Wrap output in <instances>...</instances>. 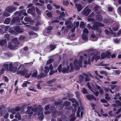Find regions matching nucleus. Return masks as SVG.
<instances>
[{
	"label": "nucleus",
	"mask_w": 121,
	"mask_h": 121,
	"mask_svg": "<svg viewBox=\"0 0 121 121\" xmlns=\"http://www.w3.org/2000/svg\"><path fill=\"white\" fill-rule=\"evenodd\" d=\"M90 58L91 57L89 55L87 56L85 54H84V55L82 56H80L79 59L78 60L75 59L74 60L73 65L72 63H70L69 64L70 66H68L67 68H63L62 71V72L68 73L69 70L70 72L73 71L74 69L73 66L75 69L77 70H79L80 67H82V60H83L84 64L83 65V67L85 68H86L88 64L91 65Z\"/></svg>",
	"instance_id": "1"
},
{
	"label": "nucleus",
	"mask_w": 121,
	"mask_h": 121,
	"mask_svg": "<svg viewBox=\"0 0 121 121\" xmlns=\"http://www.w3.org/2000/svg\"><path fill=\"white\" fill-rule=\"evenodd\" d=\"M90 83L88 82L87 83V85L88 87L94 93L95 95L96 96H98L99 92L97 91L98 90L100 93L102 94L103 92V90L101 89V87L97 84H95V86L92 85L93 88H92L90 85Z\"/></svg>",
	"instance_id": "2"
},
{
	"label": "nucleus",
	"mask_w": 121,
	"mask_h": 121,
	"mask_svg": "<svg viewBox=\"0 0 121 121\" xmlns=\"http://www.w3.org/2000/svg\"><path fill=\"white\" fill-rule=\"evenodd\" d=\"M118 100L116 101L115 103L113 105L115 107L114 108V110H117V111L116 112V113L117 114L121 112V103L120 102L118 101Z\"/></svg>",
	"instance_id": "3"
},
{
	"label": "nucleus",
	"mask_w": 121,
	"mask_h": 121,
	"mask_svg": "<svg viewBox=\"0 0 121 121\" xmlns=\"http://www.w3.org/2000/svg\"><path fill=\"white\" fill-rule=\"evenodd\" d=\"M100 26L103 27L104 26V25L100 22H96L94 24V26H93L94 30H96L97 32L99 33H101L102 31L99 29L98 28V27Z\"/></svg>",
	"instance_id": "4"
},
{
	"label": "nucleus",
	"mask_w": 121,
	"mask_h": 121,
	"mask_svg": "<svg viewBox=\"0 0 121 121\" xmlns=\"http://www.w3.org/2000/svg\"><path fill=\"white\" fill-rule=\"evenodd\" d=\"M43 110V108H39L37 111V112H38V115L39 116V118L40 120H42L44 118Z\"/></svg>",
	"instance_id": "5"
},
{
	"label": "nucleus",
	"mask_w": 121,
	"mask_h": 121,
	"mask_svg": "<svg viewBox=\"0 0 121 121\" xmlns=\"http://www.w3.org/2000/svg\"><path fill=\"white\" fill-rule=\"evenodd\" d=\"M84 80L86 82L90 81L93 78L92 75L90 73H85L83 75Z\"/></svg>",
	"instance_id": "6"
},
{
	"label": "nucleus",
	"mask_w": 121,
	"mask_h": 121,
	"mask_svg": "<svg viewBox=\"0 0 121 121\" xmlns=\"http://www.w3.org/2000/svg\"><path fill=\"white\" fill-rule=\"evenodd\" d=\"M38 108H32V107L30 106L28 107V109L26 111V113L28 114H30L32 115L33 113V111L34 112L37 111Z\"/></svg>",
	"instance_id": "7"
},
{
	"label": "nucleus",
	"mask_w": 121,
	"mask_h": 121,
	"mask_svg": "<svg viewBox=\"0 0 121 121\" xmlns=\"http://www.w3.org/2000/svg\"><path fill=\"white\" fill-rule=\"evenodd\" d=\"M55 107L53 106L52 107L49 108V110H50L52 111V117L55 118H56L57 117L55 113L57 112L55 110Z\"/></svg>",
	"instance_id": "8"
},
{
	"label": "nucleus",
	"mask_w": 121,
	"mask_h": 121,
	"mask_svg": "<svg viewBox=\"0 0 121 121\" xmlns=\"http://www.w3.org/2000/svg\"><path fill=\"white\" fill-rule=\"evenodd\" d=\"M16 8L13 6H10L8 7L6 9V10L7 12L11 13L13 12V11H15Z\"/></svg>",
	"instance_id": "9"
},
{
	"label": "nucleus",
	"mask_w": 121,
	"mask_h": 121,
	"mask_svg": "<svg viewBox=\"0 0 121 121\" xmlns=\"http://www.w3.org/2000/svg\"><path fill=\"white\" fill-rule=\"evenodd\" d=\"M9 68L10 71H12L13 72H15L17 69V67H13V65L12 63L9 64Z\"/></svg>",
	"instance_id": "10"
},
{
	"label": "nucleus",
	"mask_w": 121,
	"mask_h": 121,
	"mask_svg": "<svg viewBox=\"0 0 121 121\" xmlns=\"http://www.w3.org/2000/svg\"><path fill=\"white\" fill-rule=\"evenodd\" d=\"M12 43H13L15 47H17L19 45L18 39L16 38H14L13 39Z\"/></svg>",
	"instance_id": "11"
},
{
	"label": "nucleus",
	"mask_w": 121,
	"mask_h": 121,
	"mask_svg": "<svg viewBox=\"0 0 121 121\" xmlns=\"http://www.w3.org/2000/svg\"><path fill=\"white\" fill-rule=\"evenodd\" d=\"M35 7L34 6H32L31 8L28 9L27 12L28 13H30L33 14L35 12Z\"/></svg>",
	"instance_id": "12"
},
{
	"label": "nucleus",
	"mask_w": 121,
	"mask_h": 121,
	"mask_svg": "<svg viewBox=\"0 0 121 121\" xmlns=\"http://www.w3.org/2000/svg\"><path fill=\"white\" fill-rule=\"evenodd\" d=\"M26 69L24 68H22L21 70H19L17 72V74H20L21 75H24L26 73Z\"/></svg>",
	"instance_id": "13"
},
{
	"label": "nucleus",
	"mask_w": 121,
	"mask_h": 121,
	"mask_svg": "<svg viewBox=\"0 0 121 121\" xmlns=\"http://www.w3.org/2000/svg\"><path fill=\"white\" fill-rule=\"evenodd\" d=\"M55 104L56 105V108L60 110L63 108L64 107V106L62 105L59 102H58L56 103Z\"/></svg>",
	"instance_id": "14"
},
{
	"label": "nucleus",
	"mask_w": 121,
	"mask_h": 121,
	"mask_svg": "<svg viewBox=\"0 0 121 121\" xmlns=\"http://www.w3.org/2000/svg\"><path fill=\"white\" fill-rule=\"evenodd\" d=\"M19 17H13L11 21V23L13 24L15 23L18 22L19 21Z\"/></svg>",
	"instance_id": "15"
},
{
	"label": "nucleus",
	"mask_w": 121,
	"mask_h": 121,
	"mask_svg": "<svg viewBox=\"0 0 121 121\" xmlns=\"http://www.w3.org/2000/svg\"><path fill=\"white\" fill-rule=\"evenodd\" d=\"M86 97L89 100L92 99H94L95 100L96 99V98L93 95H87L86 96Z\"/></svg>",
	"instance_id": "16"
},
{
	"label": "nucleus",
	"mask_w": 121,
	"mask_h": 121,
	"mask_svg": "<svg viewBox=\"0 0 121 121\" xmlns=\"http://www.w3.org/2000/svg\"><path fill=\"white\" fill-rule=\"evenodd\" d=\"M24 20L25 22L29 23L32 22L33 21L30 17H26L24 18Z\"/></svg>",
	"instance_id": "17"
},
{
	"label": "nucleus",
	"mask_w": 121,
	"mask_h": 121,
	"mask_svg": "<svg viewBox=\"0 0 121 121\" xmlns=\"http://www.w3.org/2000/svg\"><path fill=\"white\" fill-rule=\"evenodd\" d=\"M88 35L83 34L82 36V39L85 41L88 40Z\"/></svg>",
	"instance_id": "18"
},
{
	"label": "nucleus",
	"mask_w": 121,
	"mask_h": 121,
	"mask_svg": "<svg viewBox=\"0 0 121 121\" xmlns=\"http://www.w3.org/2000/svg\"><path fill=\"white\" fill-rule=\"evenodd\" d=\"M20 108L19 107H17L15 109H12L11 110V112L13 114H15L16 112L20 110Z\"/></svg>",
	"instance_id": "19"
},
{
	"label": "nucleus",
	"mask_w": 121,
	"mask_h": 121,
	"mask_svg": "<svg viewBox=\"0 0 121 121\" xmlns=\"http://www.w3.org/2000/svg\"><path fill=\"white\" fill-rule=\"evenodd\" d=\"M90 13V10L89 9H85L83 12V13L84 15L86 16H88Z\"/></svg>",
	"instance_id": "20"
},
{
	"label": "nucleus",
	"mask_w": 121,
	"mask_h": 121,
	"mask_svg": "<svg viewBox=\"0 0 121 121\" xmlns=\"http://www.w3.org/2000/svg\"><path fill=\"white\" fill-rule=\"evenodd\" d=\"M120 96V94H116L115 97L114 98V99L115 100H118V101L120 102L121 100V97H119Z\"/></svg>",
	"instance_id": "21"
},
{
	"label": "nucleus",
	"mask_w": 121,
	"mask_h": 121,
	"mask_svg": "<svg viewBox=\"0 0 121 121\" xmlns=\"http://www.w3.org/2000/svg\"><path fill=\"white\" fill-rule=\"evenodd\" d=\"M76 7L77 8L78 11H80L82 9V6L81 5L76 4H75Z\"/></svg>",
	"instance_id": "22"
},
{
	"label": "nucleus",
	"mask_w": 121,
	"mask_h": 121,
	"mask_svg": "<svg viewBox=\"0 0 121 121\" xmlns=\"http://www.w3.org/2000/svg\"><path fill=\"white\" fill-rule=\"evenodd\" d=\"M91 37L92 38V40L93 41H96L98 39L97 37L93 34H92L91 35Z\"/></svg>",
	"instance_id": "23"
},
{
	"label": "nucleus",
	"mask_w": 121,
	"mask_h": 121,
	"mask_svg": "<svg viewBox=\"0 0 121 121\" xmlns=\"http://www.w3.org/2000/svg\"><path fill=\"white\" fill-rule=\"evenodd\" d=\"M11 21V19L9 18H6L4 22V24H9Z\"/></svg>",
	"instance_id": "24"
},
{
	"label": "nucleus",
	"mask_w": 121,
	"mask_h": 121,
	"mask_svg": "<svg viewBox=\"0 0 121 121\" xmlns=\"http://www.w3.org/2000/svg\"><path fill=\"white\" fill-rule=\"evenodd\" d=\"M14 30L17 32H21L22 31L20 29L19 26H18L15 27L14 29Z\"/></svg>",
	"instance_id": "25"
},
{
	"label": "nucleus",
	"mask_w": 121,
	"mask_h": 121,
	"mask_svg": "<svg viewBox=\"0 0 121 121\" xmlns=\"http://www.w3.org/2000/svg\"><path fill=\"white\" fill-rule=\"evenodd\" d=\"M75 114L73 113L70 116V117L71 118L70 119V121H74L75 119V117H74Z\"/></svg>",
	"instance_id": "26"
},
{
	"label": "nucleus",
	"mask_w": 121,
	"mask_h": 121,
	"mask_svg": "<svg viewBox=\"0 0 121 121\" xmlns=\"http://www.w3.org/2000/svg\"><path fill=\"white\" fill-rule=\"evenodd\" d=\"M72 17L68 19L65 22V24L66 25H67L70 23V24H71V26H72L71 27L73 26V24L70 23L71 22L70 21L72 20Z\"/></svg>",
	"instance_id": "27"
},
{
	"label": "nucleus",
	"mask_w": 121,
	"mask_h": 121,
	"mask_svg": "<svg viewBox=\"0 0 121 121\" xmlns=\"http://www.w3.org/2000/svg\"><path fill=\"white\" fill-rule=\"evenodd\" d=\"M56 80V79L55 78L53 79L48 81L47 83L48 84H50L54 82Z\"/></svg>",
	"instance_id": "28"
},
{
	"label": "nucleus",
	"mask_w": 121,
	"mask_h": 121,
	"mask_svg": "<svg viewBox=\"0 0 121 121\" xmlns=\"http://www.w3.org/2000/svg\"><path fill=\"white\" fill-rule=\"evenodd\" d=\"M29 34L30 36H34L35 37H36L37 36V34L36 33L32 31L30 32L29 33Z\"/></svg>",
	"instance_id": "29"
},
{
	"label": "nucleus",
	"mask_w": 121,
	"mask_h": 121,
	"mask_svg": "<svg viewBox=\"0 0 121 121\" xmlns=\"http://www.w3.org/2000/svg\"><path fill=\"white\" fill-rule=\"evenodd\" d=\"M14 117L16 118H17L19 120L21 119V115L18 112H17V114L15 115Z\"/></svg>",
	"instance_id": "30"
},
{
	"label": "nucleus",
	"mask_w": 121,
	"mask_h": 121,
	"mask_svg": "<svg viewBox=\"0 0 121 121\" xmlns=\"http://www.w3.org/2000/svg\"><path fill=\"white\" fill-rule=\"evenodd\" d=\"M30 83V82L27 81H25L24 82V83L22 85V86L23 87L26 86L27 85V84H29Z\"/></svg>",
	"instance_id": "31"
},
{
	"label": "nucleus",
	"mask_w": 121,
	"mask_h": 121,
	"mask_svg": "<svg viewBox=\"0 0 121 121\" xmlns=\"http://www.w3.org/2000/svg\"><path fill=\"white\" fill-rule=\"evenodd\" d=\"M82 92L83 94H87L88 93V92L87 90L85 88H83L82 90Z\"/></svg>",
	"instance_id": "32"
},
{
	"label": "nucleus",
	"mask_w": 121,
	"mask_h": 121,
	"mask_svg": "<svg viewBox=\"0 0 121 121\" xmlns=\"http://www.w3.org/2000/svg\"><path fill=\"white\" fill-rule=\"evenodd\" d=\"M45 69L44 70V71L45 73H48L49 70V68L48 66H46L44 68Z\"/></svg>",
	"instance_id": "33"
},
{
	"label": "nucleus",
	"mask_w": 121,
	"mask_h": 121,
	"mask_svg": "<svg viewBox=\"0 0 121 121\" xmlns=\"http://www.w3.org/2000/svg\"><path fill=\"white\" fill-rule=\"evenodd\" d=\"M83 34L88 35L89 31L88 29L86 28H84L83 30Z\"/></svg>",
	"instance_id": "34"
},
{
	"label": "nucleus",
	"mask_w": 121,
	"mask_h": 121,
	"mask_svg": "<svg viewBox=\"0 0 121 121\" xmlns=\"http://www.w3.org/2000/svg\"><path fill=\"white\" fill-rule=\"evenodd\" d=\"M8 47L9 48L11 49H15L14 46L12 45L11 43H9V45Z\"/></svg>",
	"instance_id": "35"
},
{
	"label": "nucleus",
	"mask_w": 121,
	"mask_h": 121,
	"mask_svg": "<svg viewBox=\"0 0 121 121\" xmlns=\"http://www.w3.org/2000/svg\"><path fill=\"white\" fill-rule=\"evenodd\" d=\"M119 28V26L118 25H117L115 27H113V30L114 31H116L118 30Z\"/></svg>",
	"instance_id": "36"
},
{
	"label": "nucleus",
	"mask_w": 121,
	"mask_h": 121,
	"mask_svg": "<svg viewBox=\"0 0 121 121\" xmlns=\"http://www.w3.org/2000/svg\"><path fill=\"white\" fill-rule=\"evenodd\" d=\"M6 43V39L2 40L0 41V44L1 45L4 44Z\"/></svg>",
	"instance_id": "37"
},
{
	"label": "nucleus",
	"mask_w": 121,
	"mask_h": 121,
	"mask_svg": "<svg viewBox=\"0 0 121 121\" xmlns=\"http://www.w3.org/2000/svg\"><path fill=\"white\" fill-rule=\"evenodd\" d=\"M56 45H54L53 44H51L50 45L49 47L51 49V50H54L56 48Z\"/></svg>",
	"instance_id": "38"
},
{
	"label": "nucleus",
	"mask_w": 121,
	"mask_h": 121,
	"mask_svg": "<svg viewBox=\"0 0 121 121\" xmlns=\"http://www.w3.org/2000/svg\"><path fill=\"white\" fill-rule=\"evenodd\" d=\"M53 60V59H49L48 60L46 63V65H48L49 64H50L51 63Z\"/></svg>",
	"instance_id": "39"
},
{
	"label": "nucleus",
	"mask_w": 121,
	"mask_h": 121,
	"mask_svg": "<svg viewBox=\"0 0 121 121\" xmlns=\"http://www.w3.org/2000/svg\"><path fill=\"white\" fill-rule=\"evenodd\" d=\"M4 68L5 70H8L9 65L6 64H4Z\"/></svg>",
	"instance_id": "40"
},
{
	"label": "nucleus",
	"mask_w": 121,
	"mask_h": 121,
	"mask_svg": "<svg viewBox=\"0 0 121 121\" xmlns=\"http://www.w3.org/2000/svg\"><path fill=\"white\" fill-rule=\"evenodd\" d=\"M36 10L37 13L38 15H40L41 14V12L37 7H36Z\"/></svg>",
	"instance_id": "41"
},
{
	"label": "nucleus",
	"mask_w": 121,
	"mask_h": 121,
	"mask_svg": "<svg viewBox=\"0 0 121 121\" xmlns=\"http://www.w3.org/2000/svg\"><path fill=\"white\" fill-rule=\"evenodd\" d=\"M101 56V58L103 59L107 56V55L106 54L103 53H102Z\"/></svg>",
	"instance_id": "42"
},
{
	"label": "nucleus",
	"mask_w": 121,
	"mask_h": 121,
	"mask_svg": "<svg viewBox=\"0 0 121 121\" xmlns=\"http://www.w3.org/2000/svg\"><path fill=\"white\" fill-rule=\"evenodd\" d=\"M80 26L81 28H83L85 27V24L82 22H81L80 23Z\"/></svg>",
	"instance_id": "43"
},
{
	"label": "nucleus",
	"mask_w": 121,
	"mask_h": 121,
	"mask_svg": "<svg viewBox=\"0 0 121 121\" xmlns=\"http://www.w3.org/2000/svg\"><path fill=\"white\" fill-rule=\"evenodd\" d=\"M29 90L32 91H34L35 92H36V90H35L34 89V87L32 86H30L29 87Z\"/></svg>",
	"instance_id": "44"
},
{
	"label": "nucleus",
	"mask_w": 121,
	"mask_h": 121,
	"mask_svg": "<svg viewBox=\"0 0 121 121\" xmlns=\"http://www.w3.org/2000/svg\"><path fill=\"white\" fill-rule=\"evenodd\" d=\"M38 74V72L37 71H35L33 73L32 75V77H36L37 75Z\"/></svg>",
	"instance_id": "45"
},
{
	"label": "nucleus",
	"mask_w": 121,
	"mask_h": 121,
	"mask_svg": "<svg viewBox=\"0 0 121 121\" xmlns=\"http://www.w3.org/2000/svg\"><path fill=\"white\" fill-rule=\"evenodd\" d=\"M70 104V102H69L66 101L63 104V106H68Z\"/></svg>",
	"instance_id": "46"
},
{
	"label": "nucleus",
	"mask_w": 121,
	"mask_h": 121,
	"mask_svg": "<svg viewBox=\"0 0 121 121\" xmlns=\"http://www.w3.org/2000/svg\"><path fill=\"white\" fill-rule=\"evenodd\" d=\"M58 69L60 72H61L62 70V66L61 65H59L58 68Z\"/></svg>",
	"instance_id": "47"
},
{
	"label": "nucleus",
	"mask_w": 121,
	"mask_h": 121,
	"mask_svg": "<svg viewBox=\"0 0 121 121\" xmlns=\"http://www.w3.org/2000/svg\"><path fill=\"white\" fill-rule=\"evenodd\" d=\"M4 37L5 38V39H7L8 40L9 39V35L7 34H5L4 35Z\"/></svg>",
	"instance_id": "48"
},
{
	"label": "nucleus",
	"mask_w": 121,
	"mask_h": 121,
	"mask_svg": "<svg viewBox=\"0 0 121 121\" xmlns=\"http://www.w3.org/2000/svg\"><path fill=\"white\" fill-rule=\"evenodd\" d=\"M47 7L48 9L50 10H51L52 9V7L49 4H48L47 5Z\"/></svg>",
	"instance_id": "49"
},
{
	"label": "nucleus",
	"mask_w": 121,
	"mask_h": 121,
	"mask_svg": "<svg viewBox=\"0 0 121 121\" xmlns=\"http://www.w3.org/2000/svg\"><path fill=\"white\" fill-rule=\"evenodd\" d=\"M3 15L4 16L8 17L9 16L10 14L9 13H7L6 11H4L3 12Z\"/></svg>",
	"instance_id": "50"
},
{
	"label": "nucleus",
	"mask_w": 121,
	"mask_h": 121,
	"mask_svg": "<svg viewBox=\"0 0 121 121\" xmlns=\"http://www.w3.org/2000/svg\"><path fill=\"white\" fill-rule=\"evenodd\" d=\"M100 73L101 74H104L105 75L107 76L108 75L107 73L105 71H101L100 72Z\"/></svg>",
	"instance_id": "51"
},
{
	"label": "nucleus",
	"mask_w": 121,
	"mask_h": 121,
	"mask_svg": "<svg viewBox=\"0 0 121 121\" xmlns=\"http://www.w3.org/2000/svg\"><path fill=\"white\" fill-rule=\"evenodd\" d=\"M94 26V25L92 27L89 24H88L87 25V28L89 29H92L93 30H94V28L93 27V26Z\"/></svg>",
	"instance_id": "52"
},
{
	"label": "nucleus",
	"mask_w": 121,
	"mask_h": 121,
	"mask_svg": "<svg viewBox=\"0 0 121 121\" xmlns=\"http://www.w3.org/2000/svg\"><path fill=\"white\" fill-rule=\"evenodd\" d=\"M25 37L23 36H21L19 38V39L20 41H22L25 39Z\"/></svg>",
	"instance_id": "53"
},
{
	"label": "nucleus",
	"mask_w": 121,
	"mask_h": 121,
	"mask_svg": "<svg viewBox=\"0 0 121 121\" xmlns=\"http://www.w3.org/2000/svg\"><path fill=\"white\" fill-rule=\"evenodd\" d=\"M78 104L77 102H76L75 104H73L72 105L75 108H76L77 106L78 105Z\"/></svg>",
	"instance_id": "54"
},
{
	"label": "nucleus",
	"mask_w": 121,
	"mask_h": 121,
	"mask_svg": "<svg viewBox=\"0 0 121 121\" xmlns=\"http://www.w3.org/2000/svg\"><path fill=\"white\" fill-rule=\"evenodd\" d=\"M108 94H106L105 96V98L107 100H108L110 99V98L108 97Z\"/></svg>",
	"instance_id": "55"
},
{
	"label": "nucleus",
	"mask_w": 121,
	"mask_h": 121,
	"mask_svg": "<svg viewBox=\"0 0 121 121\" xmlns=\"http://www.w3.org/2000/svg\"><path fill=\"white\" fill-rule=\"evenodd\" d=\"M31 75V73H29V74H26L25 75V77L27 78H29Z\"/></svg>",
	"instance_id": "56"
},
{
	"label": "nucleus",
	"mask_w": 121,
	"mask_h": 121,
	"mask_svg": "<svg viewBox=\"0 0 121 121\" xmlns=\"http://www.w3.org/2000/svg\"><path fill=\"white\" fill-rule=\"evenodd\" d=\"M47 15L49 17H52V13H47Z\"/></svg>",
	"instance_id": "57"
},
{
	"label": "nucleus",
	"mask_w": 121,
	"mask_h": 121,
	"mask_svg": "<svg viewBox=\"0 0 121 121\" xmlns=\"http://www.w3.org/2000/svg\"><path fill=\"white\" fill-rule=\"evenodd\" d=\"M61 30H62V31H64V33L65 32H66V31L67 30L66 28H65L64 27H63L62 28Z\"/></svg>",
	"instance_id": "58"
},
{
	"label": "nucleus",
	"mask_w": 121,
	"mask_h": 121,
	"mask_svg": "<svg viewBox=\"0 0 121 121\" xmlns=\"http://www.w3.org/2000/svg\"><path fill=\"white\" fill-rule=\"evenodd\" d=\"M15 15H18V16H20L21 14V13H20V12H19L18 11H17L15 13Z\"/></svg>",
	"instance_id": "59"
},
{
	"label": "nucleus",
	"mask_w": 121,
	"mask_h": 121,
	"mask_svg": "<svg viewBox=\"0 0 121 121\" xmlns=\"http://www.w3.org/2000/svg\"><path fill=\"white\" fill-rule=\"evenodd\" d=\"M100 58V57L99 56H96L95 58V60L96 61H97Z\"/></svg>",
	"instance_id": "60"
},
{
	"label": "nucleus",
	"mask_w": 121,
	"mask_h": 121,
	"mask_svg": "<svg viewBox=\"0 0 121 121\" xmlns=\"http://www.w3.org/2000/svg\"><path fill=\"white\" fill-rule=\"evenodd\" d=\"M52 27L51 26H50L48 27L47 28V30H50L52 29Z\"/></svg>",
	"instance_id": "61"
},
{
	"label": "nucleus",
	"mask_w": 121,
	"mask_h": 121,
	"mask_svg": "<svg viewBox=\"0 0 121 121\" xmlns=\"http://www.w3.org/2000/svg\"><path fill=\"white\" fill-rule=\"evenodd\" d=\"M37 88L39 89H41V87H40V85L39 84H37Z\"/></svg>",
	"instance_id": "62"
},
{
	"label": "nucleus",
	"mask_w": 121,
	"mask_h": 121,
	"mask_svg": "<svg viewBox=\"0 0 121 121\" xmlns=\"http://www.w3.org/2000/svg\"><path fill=\"white\" fill-rule=\"evenodd\" d=\"M108 9L109 11H112L113 9V8L111 7H108Z\"/></svg>",
	"instance_id": "63"
},
{
	"label": "nucleus",
	"mask_w": 121,
	"mask_h": 121,
	"mask_svg": "<svg viewBox=\"0 0 121 121\" xmlns=\"http://www.w3.org/2000/svg\"><path fill=\"white\" fill-rule=\"evenodd\" d=\"M71 101L73 103L77 102H76V99H71Z\"/></svg>",
	"instance_id": "64"
}]
</instances>
